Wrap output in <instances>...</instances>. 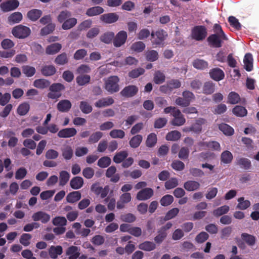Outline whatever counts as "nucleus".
<instances>
[{
    "label": "nucleus",
    "mask_w": 259,
    "mask_h": 259,
    "mask_svg": "<svg viewBox=\"0 0 259 259\" xmlns=\"http://www.w3.org/2000/svg\"><path fill=\"white\" fill-rule=\"evenodd\" d=\"M29 27L22 25H19L13 28L12 34L16 38L23 39L27 37L31 33Z\"/></svg>",
    "instance_id": "2"
},
{
    "label": "nucleus",
    "mask_w": 259,
    "mask_h": 259,
    "mask_svg": "<svg viewBox=\"0 0 259 259\" xmlns=\"http://www.w3.org/2000/svg\"><path fill=\"white\" fill-rule=\"evenodd\" d=\"M42 15V11L38 9H32L29 11L27 16L32 21H36Z\"/></svg>",
    "instance_id": "28"
},
{
    "label": "nucleus",
    "mask_w": 259,
    "mask_h": 259,
    "mask_svg": "<svg viewBox=\"0 0 259 259\" xmlns=\"http://www.w3.org/2000/svg\"><path fill=\"white\" fill-rule=\"evenodd\" d=\"M227 39L225 35L213 34L210 35L207 40L211 46L214 47H220L223 40Z\"/></svg>",
    "instance_id": "7"
},
{
    "label": "nucleus",
    "mask_w": 259,
    "mask_h": 259,
    "mask_svg": "<svg viewBox=\"0 0 259 259\" xmlns=\"http://www.w3.org/2000/svg\"><path fill=\"white\" fill-rule=\"evenodd\" d=\"M71 106L72 104L69 100H62L57 104V108L60 112H66L70 109Z\"/></svg>",
    "instance_id": "17"
},
{
    "label": "nucleus",
    "mask_w": 259,
    "mask_h": 259,
    "mask_svg": "<svg viewBox=\"0 0 259 259\" xmlns=\"http://www.w3.org/2000/svg\"><path fill=\"white\" fill-rule=\"evenodd\" d=\"M138 88L134 85H129L125 87L121 92L122 96L130 97L135 95L138 92Z\"/></svg>",
    "instance_id": "21"
},
{
    "label": "nucleus",
    "mask_w": 259,
    "mask_h": 259,
    "mask_svg": "<svg viewBox=\"0 0 259 259\" xmlns=\"http://www.w3.org/2000/svg\"><path fill=\"white\" fill-rule=\"evenodd\" d=\"M30 109V105L28 103L24 102L20 104L17 108V113L21 116L26 115Z\"/></svg>",
    "instance_id": "36"
},
{
    "label": "nucleus",
    "mask_w": 259,
    "mask_h": 259,
    "mask_svg": "<svg viewBox=\"0 0 259 259\" xmlns=\"http://www.w3.org/2000/svg\"><path fill=\"white\" fill-rule=\"evenodd\" d=\"M232 159V154L228 151L223 152L221 155V161L224 163L227 164L231 162Z\"/></svg>",
    "instance_id": "49"
},
{
    "label": "nucleus",
    "mask_w": 259,
    "mask_h": 259,
    "mask_svg": "<svg viewBox=\"0 0 259 259\" xmlns=\"http://www.w3.org/2000/svg\"><path fill=\"white\" fill-rule=\"evenodd\" d=\"M237 201L238 204L237 205V208L241 210L247 209L251 204L249 200L245 199L243 197L239 198L237 199Z\"/></svg>",
    "instance_id": "37"
},
{
    "label": "nucleus",
    "mask_w": 259,
    "mask_h": 259,
    "mask_svg": "<svg viewBox=\"0 0 259 259\" xmlns=\"http://www.w3.org/2000/svg\"><path fill=\"white\" fill-rule=\"evenodd\" d=\"M114 37L113 32H107L103 34L100 37L101 40L106 44L110 43Z\"/></svg>",
    "instance_id": "53"
},
{
    "label": "nucleus",
    "mask_w": 259,
    "mask_h": 259,
    "mask_svg": "<svg viewBox=\"0 0 259 259\" xmlns=\"http://www.w3.org/2000/svg\"><path fill=\"white\" fill-rule=\"evenodd\" d=\"M173 120L171 121V124L174 125L181 126L184 124L186 121L185 118L178 109L176 110L173 113Z\"/></svg>",
    "instance_id": "13"
},
{
    "label": "nucleus",
    "mask_w": 259,
    "mask_h": 259,
    "mask_svg": "<svg viewBox=\"0 0 259 259\" xmlns=\"http://www.w3.org/2000/svg\"><path fill=\"white\" fill-rule=\"evenodd\" d=\"M19 6L17 0H9L1 4V8L4 12L11 11L17 9Z\"/></svg>",
    "instance_id": "8"
},
{
    "label": "nucleus",
    "mask_w": 259,
    "mask_h": 259,
    "mask_svg": "<svg viewBox=\"0 0 259 259\" xmlns=\"http://www.w3.org/2000/svg\"><path fill=\"white\" fill-rule=\"evenodd\" d=\"M228 102L232 104H235L239 102L240 100L239 95L235 92H231L228 97Z\"/></svg>",
    "instance_id": "57"
},
{
    "label": "nucleus",
    "mask_w": 259,
    "mask_h": 259,
    "mask_svg": "<svg viewBox=\"0 0 259 259\" xmlns=\"http://www.w3.org/2000/svg\"><path fill=\"white\" fill-rule=\"evenodd\" d=\"M128 153L125 151L119 152L116 154L113 158V161L117 163L122 162L127 156Z\"/></svg>",
    "instance_id": "44"
},
{
    "label": "nucleus",
    "mask_w": 259,
    "mask_h": 259,
    "mask_svg": "<svg viewBox=\"0 0 259 259\" xmlns=\"http://www.w3.org/2000/svg\"><path fill=\"white\" fill-rule=\"evenodd\" d=\"M87 55V51L85 49H79L77 50L73 56L74 59L80 60L83 59Z\"/></svg>",
    "instance_id": "64"
},
{
    "label": "nucleus",
    "mask_w": 259,
    "mask_h": 259,
    "mask_svg": "<svg viewBox=\"0 0 259 259\" xmlns=\"http://www.w3.org/2000/svg\"><path fill=\"white\" fill-rule=\"evenodd\" d=\"M146 57L148 61L153 62L158 59V55L156 51L151 50L146 52Z\"/></svg>",
    "instance_id": "61"
},
{
    "label": "nucleus",
    "mask_w": 259,
    "mask_h": 259,
    "mask_svg": "<svg viewBox=\"0 0 259 259\" xmlns=\"http://www.w3.org/2000/svg\"><path fill=\"white\" fill-rule=\"evenodd\" d=\"M32 218L34 221H40L42 223H47L50 221L51 217L44 211H39L33 213Z\"/></svg>",
    "instance_id": "11"
},
{
    "label": "nucleus",
    "mask_w": 259,
    "mask_h": 259,
    "mask_svg": "<svg viewBox=\"0 0 259 259\" xmlns=\"http://www.w3.org/2000/svg\"><path fill=\"white\" fill-rule=\"evenodd\" d=\"M233 113L237 116L243 117L246 115L247 112L244 107L236 106L233 108Z\"/></svg>",
    "instance_id": "41"
},
{
    "label": "nucleus",
    "mask_w": 259,
    "mask_h": 259,
    "mask_svg": "<svg viewBox=\"0 0 259 259\" xmlns=\"http://www.w3.org/2000/svg\"><path fill=\"white\" fill-rule=\"evenodd\" d=\"M178 185V180L176 178H171L166 181L165 187L166 189H171Z\"/></svg>",
    "instance_id": "62"
},
{
    "label": "nucleus",
    "mask_w": 259,
    "mask_h": 259,
    "mask_svg": "<svg viewBox=\"0 0 259 259\" xmlns=\"http://www.w3.org/2000/svg\"><path fill=\"white\" fill-rule=\"evenodd\" d=\"M62 48V45L59 43H54L47 47L46 53L48 55H54L58 53Z\"/></svg>",
    "instance_id": "20"
},
{
    "label": "nucleus",
    "mask_w": 259,
    "mask_h": 259,
    "mask_svg": "<svg viewBox=\"0 0 259 259\" xmlns=\"http://www.w3.org/2000/svg\"><path fill=\"white\" fill-rule=\"evenodd\" d=\"M110 163L111 159L107 156H104L101 158L98 161V165L102 168H106L108 167Z\"/></svg>",
    "instance_id": "51"
},
{
    "label": "nucleus",
    "mask_w": 259,
    "mask_h": 259,
    "mask_svg": "<svg viewBox=\"0 0 259 259\" xmlns=\"http://www.w3.org/2000/svg\"><path fill=\"white\" fill-rule=\"evenodd\" d=\"M186 190L189 191H195L199 188L200 184L199 182L195 181H188L184 185Z\"/></svg>",
    "instance_id": "27"
},
{
    "label": "nucleus",
    "mask_w": 259,
    "mask_h": 259,
    "mask_svg": "<svg viewBox=\"0 0 259 259\" xmlns=\"http://www.w3.org/2000/svg\"><path fill=\"white\" fill-rule=\"evenodd\" d=\"M113 103L114 100L111 97H108L99 100L95 103V106L98 108H102L110 106Z\"/></svg>",
    "instance_id": "23"
},
{
    "label": "nucleus",
    "mask_w": 259,
    "mask_h": 259,
    "mask_svg": "<svg viewBox=\"0 0 259 259\" xmlns=\"http://www.w3.org/2000/svg\"><path fill=\"white\" fill-rule=\"evenodd\" d=\"M118 15L115 13H110L103 14L101 16L100 20L107 24H111L118 21Z\"/></svg>",
    "instance_id": "12"
},
{
    "label": "nucleus",
    "mask_w": 259,
    "mask_h": 259,
    "mask_svg": "<svg viewBox=\"0 0 259 259\" xmlns=\"http://www.w3.org/2000/svg\"><path fill=\"white\" fill-rule=\"evenodd\" d=\"M241 237V239L249 246L253 245L256 241V238L254 236L247 233H242Z\"/></svg>",
    "instance_id": "33"
},
{
    "label": "nucleus",
    "mask_w": 259,
    "mask_h": 259,
    "mask_svg": "<svg viewBox=\"0 0 259 259\" xmlns=\"http://www.w3.org/2000/svg\"><path fill=\"white\" fill-rule=\"evenodd\" d=\"M145 47V45L143 42L138 41L132 45L131 49L134 51L140 52L144 49Z\"/></svg>",
    "instance_id": "63"
},
{
    "label": "nucleus",
    "mask_w": 259,
    "mask_h": 259,
    "mask_svg": "<svg viewBox=\"0 0 259 259\" xmlns=\"http://www.w3.org/2000/svg\"><path fill=\"white\" fill-rule=\"evenodd\" d=\"M50 85V82L45 79H38L34 80L33 85L36 88L44 89L48 88Z\"/></svg>",
    "instance_id": "32"
},
{
    "label": "nucleus",
    "mask_w": 259,
    "mask_h": 259,
    "mask_svg": "<svg viewBox=\"0 0 259 259\" xmlns=\"http://www.w3.org/2000/svg\"><path fill=\"white\" fill-rule=\"evenodd\" d=\"M173 201L174 198L172 196L166 195L161 198L160 202L162 206H166L171 204Z\"/></svg>",
    "instance_id": "55"
},
{
    "label": "nucleus",
    "mask_w": 259,
    "mask_h": 259,
    "mask_svg": "<svg viewBox=\"0 0 259 259\" xmlns=\"http://www.w3.org/2000/svg\"><path fill=\"white\" fill-rule=\"evenodd\" d=\"M116 168L115 166H111L109 167L106 171V176L108 178H110L111 182L116 183L119 180V176L118 174H115Z\"/></svg>",
    "instance_id": "18"
},
{
    "label": "nucleus",
    "mask_w": 259,
    "mask_h": 259,
    "mask_svg": "<svg viewBox=\"0 0 259 259\" xmlns=\"http://www.w3.org/2000/svg\"><path fill=\"white\" fill-rule=\"evenodd\" d=\"M68 59L66 53H62L58 55L55 60V62L60 65H64L68 62Z\"/></svg>",
    "instance_id": "47"
},
{
    "label": "nucleus",
    "mask_w": 259,
    "mask_h": 259,
    "mask_svg": "<svg viewBox=\"0 0 259 259\" xmlns=\"http://www.w3.org/2000/svg\"><path fill=\"white\" fill-rule=\"evenodd\" d=\"M203 146L206 148L207 149L211 150H220V144L215 141L209 142L208 143H204Z\"/></svg>",
    "instance_id": "46"
},
{
    "label": "nucleus",
    "mask_w": 259,
    "mask_h": 259,
    "mask_svg": "<svg viewBox=\"0 0 259 259\" xmlns=\"http://www.w3.org/2000/svg\"><path fill=\"white\" fill-rule=\"evenodd\" d=\"M103 12L104 9L101 7L96 6L88 9L86 14L90 17H92L101 14Z\"/></svg>",
    "instance_id": "34"
},
{
    "label": "nucleus",
    "mask_w": 259,
    "mask_h": 259,
    "mask_svg": "<svg viewBox=\"0 0 259 259\" xmlns=\"http://www.w3.org/2000/svg\"><path fill=\"white\" fill-rule=\"evenodd\" d=\"M70 178L69 173L66 171H62L60 173V184L65 185L68 181Z\"/></svg>",
    "instance_id": "56"
},
{
    "label": "nucleus",
    "mask_w": 259,
    "mask_h": 259,
    "mask_svg": "<svg viewBox=\"0 0 259 259\" xmlns=\"http://www.w3.org/2000/svg\"><path fill=\"white\" fill-rule=\"evenodd\" d=\"M193 66L197 69H203L207 67L208 64L203 60L197 59L193 62Z\"/></svg>",
    "instance_id": "60"
},
{
    "label": "nucleus",
    "mask_w": 259,
    "mask_h": 259,
    "mask_svg": "<svg viewBox=\"0 0 259 259\" xmlns=\"http://www.w3.org/2000/svg\"><path fill=\"white\" fill-rule=\"evenodd\" d=\"M153 195V190L150 188L143 189L136 195V198L141 201L146 200L150 198Z\"/></svg>",
    "instance_id": "10"
},
{
    "label": "nucleus",
    "mask_w": 259,
    "mask_h": 259,
    "mask_svg": "<svg viewBox=\"0 0 259 259\" xmlns=\"http://www.w3.org/2000/svg\"><path fill=\"white\" fill-rule=\"evenodd\" d=\"M127 37V34L126 31H120L116 35L114 40L113 44L116 47H119L124 44Z\"/></svg>",
    "instance_id": "9"
},
{
    "label": "nucleus",
    "mask_w": 259,
    "mask_h": 259,
    "mask_svg": "<svg viewBox=\"0 0 259 259\" xmlns=\"http://www.w3.org/2000/svg\"><path fill=\"white\" fill-rule=\"evenodd\" d=\"M23 18L22 14L19 12H16L11 14L8 18V22L12 25L15 23H18L21 21Z\"/></svg>",
    "instance_id": "19"
},
{
    "label": "nucleus",
    "mask_w": 259,
    "mask_h": 259,
    "mask_svg": "<svg viewBox=\"0 0 259 259\" xmlns=\"http://www.w3.org/2000/svg\"><path fill=\"white\" fill-rule=\"evenodd\" d=\"M204 123V120L203 119H198L193 124V125L190 127H185L183 129L184 132L194 131L195 132H198L201 130V125Z\"/></svg>",
    "instance_id": "24"
},
{
    "label": "nucleus",
    "mask_w": 259,
    "mask_h": 259,
    "mask_svg": "<svg viewBox=\"0 0 259 259\" xmlns=\"http://www.w3.org/2000/svg\"><path fill=\"white\" fill-rule=\"evenodd\" d=\"M142 140V136L140 135H137L131 138L129 142V144L132 148H136L140 146Z\"/></svg>",
    "instance_id": "35"
},
{
    "label": "nucleus",
    "mask_w": 259,
    "mask_h": 259,
    "mask_svg": "<svg viewBox=\"0 0 259 259\" xmlns=\"http://www.w3.org/2000/svg\"><path fill=\"white\" fill-rule=\"evenodd\" d=\"M77 133L75 128L73 127L65 128L59 131L58 136L62 138H69L74 136Z\"/></svg>",
    "instance_id": "14"
},
{
    "label": "nucleus",
    "mask_w": 259,
    "mask_h": 259,
    "mask_svg": "<svg viewBox=\"0 0 259 259\" xmlns=\"http://www.w3.org/2000/svg\"><path fill=\"white\" fill-rule=\"evenodd\" d=\"M152 42L153 45L159 46L163 44V41L167 36V33L163 30H159L151 33Z\"/></svg>",
    "instance_id": "6"
},
{
    "label": "nucleus",
    "mask_w": 259,
    "mask_h": 259,
    "mask_svg": "<svg viewBox=\"0 0 259 259\" xmlns=\"http://www.w3.org/2000/svg\"><path fill=\"white\" fill-rule=\"evenodd\" d=\"M76 82L79 85H84L89 82L90 76L89 75H80L76 78Z\"/></svg>",
    "instance_id": "43"
},
{
    "label": "nucleus",
    "mask_w": 259,
    "mask_h": 259,
    "mask_svg": "<svg viewBox=\"0 0 259 259\" xmlns=\"http://www.w3.org/2000/svg\"><path fill=\"white\" fill-rule=\"evenodd\" d=\"M55 28V24L54 23H49L45 27H43L40 30L41 35H47L52 32Z\"/></svg>",
    "instance_id": "45"
},
{
    "label": "nucleus",
    "mask_w": 259,
    "mask_h": 259,
    "mask_svg": "<svg viewBox=\"0 0 259 259\" xmlns=\"http://www.w3.org/2000/svg\"><path fill=\"white\" fill-rule=\"evenodd\" d=\"M41 73L45 76H52L56 72V69L53 65H45L41 70Z\"/></svg>",
    "instance_id": "31"
},
{
    "label": "nucleus",
    "mask_w": 259,
    "mask_h": 259,
    "mask_svg": "<svg viewBox=\"0 0 259 259\" xmlns=\"http://www.w3.org/2000/svg\"><path fill=\"white\" fill-rule=\"evenodd\" d=\"M244 67L247 71H250L253 68V58L251 54H246L244 58Z\"/></svg>",
    "instance_id": "25"
},
{
    "label": "nucleus",
    "mask_w": 259,
    "mask_h": 259,
    "mask_svg": "<svg viewBox=\"0 0 259 259\" xmlns=\"http://www.w3.org/2000/svg\"><path fill=\"white\" fill-rule=\"evenodd\" d=\"M181 137V134L177 131H173L169 132L166 136L167 141H177Z\"/></svg>",
    "instance_id": "42"
},
{
    "label": "nucleus",
    "mask_w": 259,
    "mask_h": 259,
    "mask_svg": "<svg viewBox=\"0 0 259 259\" xmlns=\"http://www.w3.org/2000/svg\"><path fill=\"white\" fill-rule=\"evenodd\" d=\"M83 184V180L80 177H75L70 181V185L73 189H79Z\"/></svg>",
    "instance_id": "26"
},
{
    "label": "nucleus",
    "mask_w": 259,
    "mask_h": 259,
    "mask_svg": "<svg viewBox=\"0 0 259 259\" xmlns=\"http://www.w3.org/2000/svg\"><path fill=\"white\" fill-rule=\"evenodd\" d=\"M66 254L68 259H76L80 255V249L75 246H71L67 248Z\"/></svg>",
    "instance_id": "16"
},
{
    "label": "nucleus",
    "mask_w": 259,
    "mask_h": 259,
    "mask_svg": "<svg viewBox=\"0 0 259 259\" xmlns=\"http://www.w3.org/2000/svg\"><path fill=\"white\" fill-rule=\"evenodd\" d=\"M65 87L60 83H53L50 86L49 92L47 97L51 99H57L61 96V91L64 90Z\"/></svg>",
    "instance_id": "3"
},
{
    "label": "nucleus",
    "mask_w": 259,
    "mask_h": 259,
    "mask_svg": "<svg viewBox=\"0 0 259 259\" xmlns=\"http://www.w3.org/2000/svg\"><path fill=\"white\" fill-rule=\"evenodd\" d=\"M229 209L230 208L229 206L223 205L215 209L213 211V214L215 216L219 217L227 213L229 211Z\"/></svg>",
    "instance_id": "52"
},
{
    "label": "nucleus",
    "mask_w": 259,
    "mask_h": 259,
    "mask_svg": "<svg viewBox=\"0 0 259 259\" xmlns=\"http://www.w3.org/2000/svg\"><path fill=\"white\" fill-rule=\"evenodd\" d=\"M22 71L23 73L27 77L32 76L36 71L34 67L28 65L23 66Z\"/></svg>",
    "instance_id": "48"
},
{
    "label": "nucleus",
    "mask_w": 259,
    "mask_h": 259,
    "mask_svg": "<svg viewBox=\"0 0 259 259\" xmlns=\"http://www.w3.org/2000/svg\"><path fill=\"white\" fill-rule=\"evenodd\" d=\"M206 35L207 31L203 26H196L192 30L191 37L196 40H202L205 38Z\"/></svg>",
    "instance_id": "5"
},
{
    "label": "nucleus",
    "mask_w": 259,
    "mask_h": 259,
    "mask_svg": "<svg viewBox=\"0 0 259 259\" xmlns=\"http://www.w3.org/2000/svg\"><path fill=\"white\" fill-rule=\"evenodd\" d=\"M118 81L119 78L117 76H112L108 78L105 80L106 90L111 93L118 91L119 90Z\"/></svg>",
    "instance_id": "4"
},
{
    "label": "nucleus",
    "mask_w": 259,
    "mask_h": 259,
    "mask_svg": "<svg viewBox=\"0 0 259 259\" xmlns=\"http://www.w3.org/2000/svg\"><path fill=\"white\" fill-rule=\"evenodd\" d=\"M218 193V189L216 187L209 188L205 194V197L208 200H211L215 198Z\"/></svg>",
    "instance_id": "50"
},
{
    "label": "nucleus",
    "mask_w": 259,
    "mask_h": 259,
    "mask_svg": "<svg viewBox=\"0 0 259 259\" xmlns=\"http://www.w3.org/2000/svg\"><path fill=\"white\" fill-rule=\"evenodd\" d=\"M71 13L67 11H63L60 13L57 16L58 21L62 24L63 30H68L73 27L77 23L75 18L71 17Z\"/></svg>",
    "instance_id": "1"
},
{
    "label": "nucleus",
    "mask_w": 259,
    "mask_h": 259,
    "mask_svg": "<svg viewBox=\"0 0 259 259\" xmlns=\"http://www.w3.org/2000/svg\"><path fill=\"white\" fill-rule=\"evenodd\" d=\"M52 222L55 226H64L66 225L67 220L63 217H57L53 220Z\"/></svg>",
    "instance_id": "59"
},
{
    "label": "nucleus",
    "mask_w": 259,
    "mask_h": 259,
    "mask_svg": "<svg viewBox=\"0 0 259 259\" xmlns=\"http://www.w3.org/2000/svg\"><path fill=\"white\" fill-rule=\"evenodd\" d=\"M110 136L114 139H122L125 136V133L121 130H113L110 132Z\"/></svg>",
    "instance_id": "58"
},
{
    "label": "nucleus",
    "mask_w": 259,
    "mask_h": 259,
    "mask_svg": "<svg viewBox=\"0 0 259 259\" xmlns=\"http://www.w3.org/2000/svg\"><path fill=\"white\" fill-rule=\"evenodd\" d=\"M157 136L154 133H151L148 135L146 141V145L148 147H154L157 143Z\"/></svg>",
    "instance_id": "38"
},
{
    "label": "nucleus",
    "mask_w": 259,
    "mask_h": 259,
    "mask_svg": "<svg viewBox=\"0 0 259 259\" xmlns=\"http://www.w3.org/2000/svg\"><path fill=\"white\" fill-rule=\"evenodd\" d=\"M63 252L62 247L61 246H52L49 249V254L51 258H56L59 255Z\"/></svg>",
    "instance_id": "29"
},
{
    "label": "nucleus",
    "mask_w": 259,
    "mask_h": 259,
    "mask_svg": "<svg viewBox=\"0 0 259 259\" xmlns=\"http://www.w3.org/2000/svg\"><path fill=\"white\" fill-rule=\"evenodd\" d=\"M139 249L147 251H150L155 248V244L150 241H145L139 244Z\"/></svg>",
    "instance_id": "39"
},
{
    "label": "nucleus",
    "mask_w": 259,
    "mask_h": 259,
    "mask_svg": "<svg viewBox=\"0 0 259 259\" xmlns=\"http://www.w3.org/2000/svg\"><path fill=\"white\" fill-rule=\"evenodd\" d=\"M132 197L130 193H124L122 194L119 198V200L117 202V208L122 209L124 207L125 204L131 201Z\"/></svg>",
    "instance_id": "15"
},
{
    "label": "nucleus",
    "mask_w": 259,
    "mask_h": 259,
    "mask_svg": "<svg viewBox=\"0 0 259 259\" xmlns=\"http://www.w3.org/2000/svg\"><path fill=\"white\" fill-rule=\"evenodd\" d=\"M210 77L215 81H220L222 80L225 74L223 70L219 68H214L212 69L209 72Z\"/></svg>",
    "instance_id": "22"
},
{
    "label": "nucleus",
    "mask_w": 259,
    "mask_h": 259,
    "mask_svg": "<svg viewBox=\"0 0 259 259\" xmlns=\"http://www.w3.org/2000/svg\"><path fill=\"white\" fill-rule=\"evenodd\" d=\"M81 198V194L79 191H73L69 193L66 196V200L68 203H74Z\"/></svg>",
    "instance_id": "30"
},
{
    "label": "nucleus",
    "mask_w": 259,
    "mask_h": 259,
    "mask_svg": "<svg viewBox=\"0 0 259 259\" xmlns=\"http://www.w3.org/2000/svg\"><path fill=\"white\" fill-rule=\"evenodd\" d=\"M80 109L85 114H88L92 112V107L86 101H81L80 103Z\"/></svg>",
    "instance_id": "54"
},
{
    "label": "nucleus",
    "mask_w": 259,
    "mask_h": 259,
    "mask_svg": "<svg viewBox=\"0 0 259 259\" xmlns=\"http://www.w3.org/2000/svg\"><path fill=\"white\" fill-rule=\"evenodd\" d=\"M219 128L225 135L227 136H231L234 133L233 128L227 124H221L219 125Z\"/></svg>",
    "instance_id": "40"
}]
</instances>
